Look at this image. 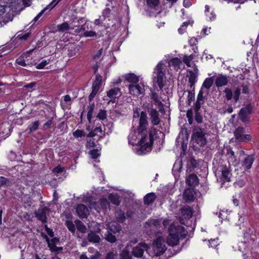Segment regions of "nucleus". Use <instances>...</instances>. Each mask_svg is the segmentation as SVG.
Masks as SVG:
<instances>
[{
    "label": "nucleus",
    "mask_w": 259,
    "mask_h": 259,
    "mask_svg": "<svg viewBox=\"0 0 259 259\" xmlns=\"http://www.w3.org/2000/svg\"><path fill=\"white\" fill-rule=\"evenodd\" d=\"M138 122V136L137 133H131L128 136V142L134 145L138 144L143 152H149L151 149L153 143V136L156 133V130L154 127L148 128V121L147 113L145 111L140 112L137 108L134 109L133 122L136 124Z\"/></svg>",
    "instance_id": "obj_1"
},
{
    "label": "nucleus",
    "mask_w": 259,
    "mask_h": 259,
    "mask_svg": "<svg viewBox=\"0 0 259 259\" xmlns=\"http://www.w3.org/2000/svg\"><path fill=\"white\" fill-rule=\"evenodd\" d=\"M168 231L169 235L167 237V244L171 246L178 245L180 238H185L187 232L185 230L184 227L179 225H175L174 224H171L168 229Z\"/></svg>",
    "instance_id": "obj_2"
},
{
    "label": "nucleus",
    "mask_w": 259,
    "mask_h": 259,
    "mask_svg": "<svg viewBox=\"0 0 259 259\" xmlns=\"http://www.w3.org/2000/svg\"><path fill=\"white\" fill-rule=\"evenodd\" d=\"M163 69L162 64L159 63L157 65L154 72L153 81L157 83L160 89H162L164 87V82L166 79Z\"/></svg>",
    "instance_id": "obj_3"
},
{
    "label": "nucleus",
    "mask_w": 259,
    "mask_h": 259,
    "mask_svg": "<svg viewBox=\"0 0 259 259\" xmlns=\"http://www.w3.org/2000/svg\"><path fill=\"white\" fill-rule=\"evenodd\" d=\"M153 250L156 256H159L165 252L166 250V247L165 239L163 237L160 236L156 238L153 242Z\"/></svg>",
    "instance_id": "obj_4"
},
{
    "label": "nucleus",
    "mask_w": 259,
    "mask_h": 259,
    "mask_svg": "<svg viewBox=\"0 0 259 259\" xmlns=\"http://www.w3.org/2000/svg\"><path fill=\"white\" fill-rule=\"evenodd\" d=\"M205 131L198 127H196L192 134L193 139L200 146H203L206 143Z\"/></svg>",
    "instance_id": "obj_5"
},
{
    "label": "nucleus",
    "mask_w": 259,
    "mask_h": 259,
    "mask_svg": "<svg viewBox=\"0 0 259 259\" xmlns=\"http://www.w3.org/2000/svg\"><path fill=\"white\" fill-rule=\"evenodd\" d=\"M30 51L29 52L23 54L20 57L16 59V63L22 66H31L34 63V60L30 56Z\"/></svg>",
    "instance_id": "obj_6"
},
{
    "label": "nucleus",
    "mask_w": 259,
    "mask_h": 259,
    "mask_svg": "<svg viewBox=\"0 0 259 259\" xmlns=\"http://www.w3.org/2000/svg\"><path fill=\"white\" fill-rule=\"evenodd\" d=\"M244 128L242 127L237 128L234 132V136L239 142H247L251 140V137L249 134H244Z\"/></svg>",
    "instance_id": "obj_7"
},
{
    "label": "nucleus",
    "mask_w": 259,
    "mask_h": 259,
    "mask_svg": "<svg viewBox=\"0 0 259 259\" xmlns=\"http://www.w3.org/2000/svg\"><path fill=\"white\" fill-rule=\"evenodd\" d=\"M129 93L133 96L138 97L144 95L145 89L143 84H131L128 86Z\"/></svg>",
    "instance_id": "obj_8"
},
{
    "label": "nucleus",
    "mask_w": 259,
    "mask_h": 259,
    "mask_svg": "<svg viewBox=\"0 0 259 259\" xmlns=\"http://www.w3.org/2000/svg\"><path fill=\"white\" fill-rule=\"evenodd\" d=\"M252 108L250 105H247L242 108L239 112V116L240 119L244 123L246 124L249 122V115L251 113Z\"/></svg>",
    "instance_id": "obj_9"
},
{
    "label": "nucleus",
    "mask_w": 259,
    "mask_h": 259,
    "mask_svg": "<svg viewBox=\"0 0 259 259\" xmlns=\"http://www.w3.org/2000/svg\"><path fill=\"white\" fill-rule=\"evenodd\" d=\"M218 174L220 175V179L224 182H230L231 173L229 169L225 166L220 165L218 169Z\"/></svg>",
    "instance_id": "obj_10"
},
{
    "label": "nucleus",
    "mask_w": 259,
    "mask_h": 259,
    "mask_svg": "<svg viewBox=\"0 0 259 259\" xmlns=\"http://www.w3.org/2000/svg\"><path fill=\"white\" fill-rule=\"evenodd\" d=\"M148 246L145 243H141L133 249V254L137 257H141L143 256L144 251H148Z\"/></svg>",
    "instance_id": "obj_11"
},
{
    "label": "nucleus",
    "mask_w": 259,
    "mask_h": 259,
    "mask_svg": "<svg viewBox=\"0 0 259 259\" xmlns=\"http://www.w3.org/2000/svg\"><path fill=\"white\" fill-rule=\"evenodd\" d=\"M49 209L47 207L39 208L34 213L35 217L42 223L47 222V213H48Z\"/></svg>",
    "instance_id": "obj_12"
},
{
    "label": "nucleus",
    "mask_w": 259,
    "mask_h": 259,
    "mask_svg": "<svg viewBox=\"0 0 259 259\" xmlns=\"http://www.w3.org/2000/svg\"><path fill=\"white\" fill-rule=\"evenodd\" d=\"M149 115L151 123L153 125H157L160 122V119L159 117V113L157 110L153 108L148 110Z\"/></svg>",
    "instance_id": "obj_13"
},
{
    "label": "nucleus",
    "mask_w": 259,
    "mask_h": 259,
    "mask_svg": "<svg viewBox=\"0 0 259 259\" xmlns=\"http://www.w3.org/2000/svg\"><path fill=\"white\" fill-rule=\"evenodd\" d=\"M215 84L218 88L227 85L229 81V77L226 75L219 74L214 79Z\"/></svg>",
    "instance_id": "obj_14"
},
{
    "label": "nucleus",
    "mask_w": 259,
    "mask_h": 259,
    "mask_svg": "<svg viewBox=\"0 0 259 259\" xmlns=\"http://www.w3.org/2000/svg\"><path fill=\"white\" fill-rule=\"evenodd\" d=\"M76 212L80 218H86L89 214V209L84 204L77 205L76 208Z\"/></svg>",
    "instance_id": "obj_15"
},
{
    "label": "nucleus",
    "mask_w": 259,
    "mask_h": 259,
    "mask_svg": "<svg viewBox=\"0 0 259 259\" xmlns=\"http://www.w3.org/2000/svg\"><path fill=\"white\" fill-rule=\"evenodd\" d=\"M151 98L156 105L159 107V110H161L163 108V104L161 101V97L156 92L155 90L151 89Z\"/></svg>",
    "instance_id": "obj_16"
},
{
    "label": "nucleus",
    "mask_w": 259,
    "mask_h": 259,
    "mask_svg": "<svg viewBox=\"0 0 259 259\" xmlns=\"http://www.w3.org/2000/svg\"><path fill=\"white\" fill-rule=\"evenodd\" d=\"M162 219L149 220L146 222V225L149 227H154L156 229H159L162 227Z\"/></svg>",
    "instance_id": "obj_17"
},
{
    "label": "nucleus",
    "mask_w": 259,
    "mask_h": 259,
    "mask_svg": "<svg viewBox=\"0 0 259 259\" xmlns=\"http://www.w3.org/2000/svg\"><path fill=\"white\" fill-rule=\"evenodd\" d=\"M183 199L186 202H191L194 201L193 190L191 189H186L183 193Z\"/></svg>",
    "instance_id": "obj_18"
},
{
    "label": "nucleus",
    "mask_w": 259,
    "mask_h": 259,
    "mask_svg": "<svg viewBox=\"0 0 259 259\" xmlns=\"http://www.w3.org/2000/svg\"><path fill=\"white\" fill-rule=\"evenodd\" d=\"M203 92L202 90H201L198 95L197 101L195 103V110L196 111H198L201 106V105L204 102V97L203 96Z\"/></svg>",
    "instance_id": "obj_19"
},
{
    "label": "nucleus",
    "mask_w": 259,
    "mask_h": 259,
    "mask_svg": "<svg viewBox=\"0 0 259 259\" xmlns=\"http://www.w3.org/2000/svg\"><path fill=\"white\" fill-rule=\"evenodd\" d=\"M157 196L154 193L151 192L147 194L144 197V202L145 204L150 205L153 203L156 199Z\"/></svg>",
    "instance_id": "obj_20"
},
{
    "label": "nucleus",
    "mask_w": 259,
    "mask_h": 259,
    "mask_svg": "<svg viewBox=\"0 0 259 259\" xmlns=\"http://www.w3.org/2000/svg\"><path fill=\"white\" fill-rule=\"evenodd\" d=\"M186 183L190 186H195L198 184L199 180L196 175L191 174L186 179Z\"/></svg>",
    "instance_id": "obj_21"
},
{
    "label": "nucleus",
    "mask_w": 259,
    "mask_h": 259,
    "mask_svg": "<svg viewBox=\"0 0 259 259\" xmlns=\"http://www.w3.org/2000/svg\"><path fill=\"white\" fill-rule=\"evenodd\" d=\"M254 161V157L252 155H247L243 161L242 166L246 169L251 168Z\"/></svg>",
    "instance_id": "obj_22"
},
{
    "label": "nucleus",
    "mask_w": 259,
    "mask_h": 259,
    "mask_svg": "<svg viewBox=\"0 0 259 259\" xmlns=\"http://www.w3.org/2000/svg\"><path fill=\"white\" fill-rule=\"evenodd\" d=\"M181 214L185 219H190L192 215V210L189 206H184L181 209Z\"/></svg>",
    "instance_id": "obj_23"
},
{
    "label": "nucleus",
    "mask_w": 259,
    "mask_h": 259,
    "mask_svg": "<svg viewBox=\"0 0 259 259\" xmlns=\"http://www.w3.org/2000/svg\"><path fill=\"white\" fill-rule=\"evenodd\" d=\"M188 73V77L189 78V83H190V87L192 88L196 81L197 75L191 70H189Z\"/></svg>",
    "instance_id": "obj_24"
},
{
    "label": "nucleus",
    "mask_w": 259,
    "mask_h": 259,
    "mask_svg": "<svg viewBox=\"0 0 259 259\" xmlns=\"http://www.w3.org/2000/svg\"><path fill=\"white\" fill-rule=\"evenodd\" d=\"M182 64L181 60L178 58L171 59L169 62V65L173 66L175 69H178L180 68V65Z\"/></svg>",
    "instance_id": "obj_25"
},
{
    "label": "nucleus",
    "mask_w": 259,
    "mask_h": 259,
    "mask_svg": "<svg viewBox=\"0 0 259 259\" xmlns=\"http://www.w3.org/2000/svg\"><path fill=\"white\" fill-rule=\"evenodd\" d=\"M70 26L67 22L58 25L57 27V31L59 32H66L69 30Z\"/></svg>",
    "instance_id": "obj_26"
},
{
    "label": "nucleus",
    "mask_w": 259,
    "mask_h": 259,
    "mask_svg": "<svg viewBox=\"0 0 259 259\" xmlns=\"http://www.w3.org/2000/svg\"><path fill=\"white\" fill-rule=\"evenodd\" d=\"M88 239L90 242L98 243L100 240V237L94 232H91L88 234Z\"/></svg>",
    "instance_id": "obj_27"
},
{
    "label": "nucleus",
    "mask_w": 259,
    "mask_h": 259,
    "mask_svg": "<svg viewBox=\"0 0 259 259\" xmlns=\"http://www.w3.org/2000/svg\"><path fill=\"white\" fill-rule=\"evenodd\" d=\"M214 77V76H212L211 77L206 78L203 83L202 87L207 90L209 89L214 80V79H213Z\"/></svg>",
    "instance_id": "obj_28"
},
{
    "label": "nucleus",
    "mask_w": 259,
    "mask_h": 259,
    "mask_svg": "<svg viewBox=\"0 0 259 259\" xmlns=\"http://www.w3.org/2000/svg\"><path fill=\"white\" fill-rule=\"evenodd\" d=\"M108 229L112 232L114 233L116 232H118L121 230L120 226L115 223V225H114V223H110L108 224Z\"/></svg>",
    "instance_id": "obj_29"
},
{
    "label": "nucleus",
    "mask_w": 259,
    "mask_h": 259,
    "mask_svg": "<svg viewBox=\"0 0 259 259\" xmlns=\"http://www.w3.org/2000/svg\"><path fill=\"white\" fill-rule=\"evenodd\" d=\"M125 79L128 82L136 83L139 81V77L133 73L128 74L125 76Z\"/></svg>",
    "instance_id": "obj_30"
},
{
    "label": "nucleus",
    "mask_w": 259,
    "mask_h": 259,
    "mask_svg": "<svg viewBox=\"0 0 259 259\" xmlns=\"http://www.w3.org/2000/svg\"><path fill=\"white\" fill-rule=\"evenodd\" d=\"M75 223L77 230L81 233H85L87 230L85 226L79 220L75 221Z\"/></svg>",
    "instance_id": "obj_31"
},
{
    "label": "nucleus",
    "mask_w": 259,
    "mask_h": 259,
    "mask_svg": "<svg viewBox=\"0 0 259 259\" xmlns=\"http://www.w3.org/2000/svg\"><path fill=\"white\" fill-rule=\"evenodd\" d=\"M120 92V89L118 88H114L110 90L107 93V95L109 98H114L118 95Z\"/></svg>",
    "instance_id": "obj_32"
},
{
    "label": "nucleus",
    "mask_w": 259,
    "mask_h": 259,
    "mask_svg": "<svg viewBox=\"0 0 259 259\" xmlns=\"http://www.w3.org/2000/svg\"><path fill=\"white\" fill-rule=\"evenodd\" d=\"M189 24H192V22L190 21V20L183 22V24L178 29L179 33L181 34H183L185 32L187 26Z\"/></svg>",
    "instance_id": "obj_33"
},
{
    "label": "nucleus",
    "mask_w": 259,
    "mask_h": 259,
    "mask_svg": "<svg viewBox=\"0 0 259 259\" xmlns=\"http://www.w3.org/2000/svg\"><path fill=\"white\" fill-rule=\"evenodd\" d=\"M117 221L119 223H122L125 220L124 213L121 210L117 211L115 215Z\"/></svg>",
    "instance_id": "obj_34"
},
{
    "label": "nucleus",
    "mask_w": 259,
    "mask_h": 259,
    "mask_svg": "<svg viewBox=\"0 0 259 259\" xmlns=\"http://www.w3.org/2000/svg\"><path fill=\"white\" fill-rule=\"evenodd\" d=\"M128 247L129 245H127L126 247V249L122 251L120 254V259H132L130 252L127 251Z\"/></svg>",
    "instance_id": "obj_35"
},
{
    "label": "nucleus",
    "mask_w": 259,
    "mask_h": 259,
    "mask_svg": "<svg viewBox=\"0 0 259 259\" xmlns=\"http://www.w3.org/2000/svg\"><path fill=\"white\" fill-rule=\"evenodd\" d=\"M94 106V103H90V105L88 106V112L87 114V118L89 121H91L92 118Z\"/></svg>",
    "instance_id": "obj_36"
},
{
    "label": "nucleus",
    "mask_w": 259,
    "mask_h": 259,
    "mask_svg": "<svg viewBox=\"0 0 259 259\" xmlns=\"http://www.w3.org/2000/svg\"><path fill=\"white\" fill-rule=\"evenodd\" d=\"M109 199L114 204L118 205L120 203L119 197L116 195L111 194L109 195Z\"/></svg>",
    "instance_id": "obj_37"
},
{
    "label": "nucleus",
    "mask_w": 259,
    "mask_h": 259,
    "mask_svg": "<svg viewBox=\"0 0 259 259\" xmlns=\"http://www.w3.org/2000/svg\"><path fill=\"white\" fill-rule=\"evenodd\" d=\"M39 123L38 120L35 121L30 124L28 126L29 132L32 133L36 131L39 126Z\"/></svg>",
    "instance_id": "obj_38"
},
{
    "label": "nucleus",
    "mask_w": 259,
    "mask_h": 259,
    "mask_svg": "<svg viewBox=\"0 0 259 259\" xmlns=\"http://www.w3.org/2000/svg\"><path fill=\"white\" fill-rule=\"evenodd\" d=\"M227 156L229 160L232 162H235L236 161V157L235 155L234 152L232 150V149L229 148L227 149Z\"/></svg>",
    "instance_id": "obj_39"
},
{
    "label": "nucleus",
    "mask_w": 259,
    "mask_h": 259,
    "mask_svg": "<svg viewBox=\"0 0 259 259\" xmlns=\"http://www.w3.org/2000/svg\"><path fill=\"white\" fill-rule=\"evenodd\" d=\"M73 136L75 138H79L81 137H84L86 136V134L84 131L80 130H77L73 133Z\"/></svg>",
    "instance_id": "obj_40"
},
{
    "label": "nucleus",
    "mask_w": 259,
    "mask_h": 259,
    "mask_svg": "<svg viewBox=\"0 0 259 259\" xmlns=\"http://www.w3.org/2000/svg\"><path fill=\"white\" fill-rule=\"evenodd\" d=\"M65 225L68 230L72 233H74L75 231V227L72 222L70 221H67L65 223Z\"/></svg>",
    "instance_id": "obj_41"
},
{
    "label": "nucleus",
    "mask_w": 259,
    "mask_h": 259,
    "mask_svg": "<svg viewBox=\"0 0 259 259\" xmlns=\"http://www.w3.org/2000/svg\"><path fill=\"white\" fill-rule=\"evenodd\" d=\"M53 8H48V5L43 9L36 16H35V17L33 19V20H32V22L34 23H35L38 20V19L41 16V15L43 14V13L46 11V10H49V11H50L51 10H52Z\"/></svg>",
    "instance_id": "obj_42"
},
{
    "label": "nucleus",
    "mask_w": 259,
    "mask_h": 259,
    "mask_svg": "<svg viewBox=\"0 0 259 259\" xmlns=\"http://www.w3.org/2000/svg\"><path fill=\"white\" fill-rule=\"evenodd\" d=\"M159 3V0H147L148 6L151 8H155L158 5Z\"/></svg>",
    "instance_id": "obj_43"
},
{
    "label": "nucleus",
    "mask_w": 259,
    "mask_h": 259,
    "mask_svg": "<svg viewBox=\"0 0 259 259\" xmlns=\"http://www.w3.org/2000/svg\"><path fill=\"white\" fill-rule=\"evenodd\" d=\"M106 240L111 242L114 243L116 240V238L115 235H113L112 233L108 232V234L106 235Z\"/></svg>",
    "instance_id": "obj_44"
},
{
    "label": "nucleus",
    "mask_w": 259,
    "mask_h": 259,
    "mask_svg": "<svg viewBox=\"0 0 259 259\" xmlns=\"http://www.w3.org/2000/svg\"><path fill=\"white\" fill-rule=\"evenodd\" d=\"M101 207L105 209L109 208V203L106 199H102L100 200Z\"/></svg>",
    "instance_id": "obj_45"
},
{
    "label": "nucleus",
    "mask_w": 259,
    "mask_h": 259,
    "mask_svg": "<svg viewBox=\"0 0 259 259\" xmlns=\"http://www.w3.org/2000/svg\"><path fill=\"white\" fill-rule=\"evenodd\" d=\"M97 117L102 120H104V119H106V111L104 110H100L99 112L97 115Z\"/></svg>",
    "instance_id": "obj_46"
},
{
    "label": "nucleus",
    "mask_w": 259,
    "mask_h": 259,
    "mask_svg": "<svg viewBox=\"0 0 259 259\" xmlns=\"http://www.w3.org/2000/svg\"><path fill=\"white\" fill-rule=\"evenodd\" d=\"M10 184L9 180L4 177H0V187L3 186H9Z\"/></svg>",
    "instance_id": "obj_47"
},
{
    "label": "nucleus",
    "mask_w": 259,
    "mask_h": 259,
    "mask_svg": "<svg viewBox=\"0 0 259 259\" xmlns=\"http://www.w3.org/2000/svg\"><path fill=\"white\" fill-rule=\"evenodd\" d=\"M224 92L226 95V97L227 100H230L233 96L232 92L231 89L226 88Z\"/></svg>",
    "instance_id": "obj_48"
},
{
    "label": "nucleus",
    "mask_w": 259,
    "mask_h": 259,
    "mask_svg": "<svg viewBox=\"0 0 259 259\" xmlns=\"http://www.w3.org/2000/svg\"><path fill=\"white\" fill-rule=\"evenodd\" d=\"M30 35H31L30 32H26V33H25L24 34H23V35H20V34L18 35L17 36V37L18 38V39L19 40H26L27 39V38L28 37H29Z\"/></svg>",
    "instance_id": "obj_49"
},
{
    "label": "nucleus",
    "mask_w": 259,
    "mask_h": 259,
    "mask_svg": "<svg viewBox=\"0 0 259 259\" xmlns=\"http://www.w3.org/2000/svg\"><path fill=\"white\" fill-rule=\"evenodd\" d=\"M183 61L188 67H191L192 66V64H193V62H192V60H191V59H190L189 57H188V56L186 55L184 56L183 58Z\"/></svg>",
    "instance_id": "obj_50"
},
{
    "label": "nucleus",
    "mask_w": 259,
    "mask_h": 259,
    "mask_svg": "<svg viewBox=\"0 0 259 259\" xmlns=\"http://www.w3.org/2000/svg\"><path fill=\"white\" fill-rule=\"evenodd\" d=\"M97 33L93 31H86L83 32V36L84 37H94L96 36Z\"/></svg>",
    "instance_id": "obj_51"
},
{
    "label": "nucleus",
    "mask_w": 259,
    "mask_h": 259,
    "mask_svg": "<svg viewBox=\"0 0 259 259\" xmlns=\"http://www.w3.org/2000/svg\"><path fill=\"white\" fill-rule=\"evenodd\" d=\"M111 13V10L107 8L105 9L102 12V15L104 19H106L110 16V14Z\"/></svg>",
    "instance_id": "obj_52"
},
{
    "label": "nucleus",
    "mask_w": 259,
    "mask_h": 259,
    "mask_svg": "<svg viewBox=\"0 0 259 259\" xmlns=\"http://www.w3.org/2000/svg\"><path fill=\"white\" fill-rule=\"evenodd\" d=\"M49 63V62L47 60H43L40 63L38 64L36 66L37 69H42L44 68Z\"/></svg>",
    "instance_id": "obj_53"
},
{
    "label": "nucleus",
    "mask_w": 259,
    "mask_h": 259,
    "mask_svg": "<svg viewBox=\"0 0 259 259\" xmlns=\"http://www.w3.org/2000/svg\"><path fill=\"white\" fill-rule=\"evenodd\" d=\"M89 153L91 155V157L94 159L97 158L99 155L98 153V151L97 149H94L93 150L90 151Z\"/></svg>",
    "instance_id": "obj_54"
},
{
    "label": "nucleus",
    "mask_w": 259,
    "mask_h": 259,
    "mask_svg": "<svg viewBox=\"0 0 259 259\" xmlns=\"http://www.w3.org/2000/svg\"><path fill=\"white\" fill-rule=\"evenodd\" d=\"M188 104L189 105L191 102L194 99L195 96L194 94L189 91H188Z\"/></svg>",
    "instance_id": "obj_55"
},
{
    "label": "nucleus",
    "mask_w": 259,
    "mask_h": 259,
    "mask_svg": "<svg viewBox=\"0 0 259 259\" xmlns=\"http://www.w3.org/2000/svg\"><path fill=\"white\" fill-rule=\"evenodd\" d=\"M53 118H51L50 120L44 124L43 126L45 129H48L51 127V125L53 123Z\"/></svg>",
    "instance_id": "obj_56"
},
{
    "label": "nucleus",
    "mask_w": 259,
    "mask_h": 259,
    "mask_svg": "<svg viewBox=\"0 0 259 259\" xmlns=\"http://www.w3.org/2000/svg\"><path fill=\"white\" fill-rule=\"evenodd\" d=\"M103 49H100L94 55V59L95 60H98L100 59L103 54Z\"/></svg>",
    "instance_id": "obj_57"
},
{
    "label": "nucleus",
    "mask_w": 259,
    "mask_h": 259,
    "mask_svg": "<svg viewBox=\"0 0 259 259\" xmlns=\"http://www.w3.org/2000/svg\"><path fill=\"white\" fill-rule=\"evenodd\" d=\"M94 130L96 135H99L101 137L103 135L102 128L100 126L96 127Z\"/></svg>",
    "instance_id": "obj_58"
},
{
    "label": "nucleus",
    "mask_w": 259,
    "mask_h": 259,
    "mask_svg": "<svg viewBox=\"0 0 259 259\" xmlns=\"http://www.w3.org/2000/svg\"><path fill=\"white\" fill-rule=\"evenodd\" d=\"M90 208L95 209L97 212L100 211V207L97 206V204L96 202H92L90 205Z\"/></svg>",
    "instance_id": "obj_59"
},
{
    "label": "nucleus",
    "mask_w": 259,
    "mask_h": 259,
    "mask_svg": "<svg viewBox=\"0 0 259 259\" xmlns=\"http://www.w3.org/2000/svg\"><path fill=\"white\" fill-rule=\"evenodd\" d=\"M169 224H170L169 220H168V219L163 220L162 219V221L161 222V225H162V229H165L166 227H167V226H168L169 225Z\"/></svg>",
    "instance_id": "obj_60"
},
{
    "label": "nucleus",
    "mask_w": 259,
    "mask_h": 259,
    "mask_svg": "<svg viewBox=\"0 0 259 259\" xmlns=\"http://www.w3.org/2000/svg\"><path fill=\"white\" fill-rule=\"evenodd\" d=\"M240 94V90L239 88H236L234 92V99L236 102H237L238 100Z\"/></svg>",
    "instance_id": "obj_61"
},
{
    "label": "nucleus",
    "mask_w": 259,
    "mask_h": 259,
    "mask_svg": "<svg viewBox=\"0 0 259 259\" xmlns=\"http://www.w3.org/2000/svg\"><path fill=\"white\" fill-rule=\"evenodd\" d=\"M61 0H53L48 5V8H53Z\"/></svg>",
    "instance_id": "obj_62"
},
{
    "label": "nucleus",
    "mask_w": 259,
    "mask_h": 259,
    "mask_svg": "<svg viewBox=\"0 0 259 259\" xmlns=\"http://www.w3.org/2000/svg\"><path fill=\"white\" fill-rule=\"evenodd\" d=\"M102 81V76L99 74H96V79L94 81L93 83L101 85Z\"/></svg>",
    "instance_id": "obj_63"
},
{
    "label": "nucleus",
    "mask_w": 259,
    "mask_h": 259,
    "mask_svg": "<svg viewBox=\"0 0 259 259\" xmlns=\"http://www.w3.org/2000/svg\"><path fill=\"white\" fill-rule=\"evenodd\" d=\"M64 101L68 105H71V99L69 95H65L64 96Z\"/></svg>",
    "instance_id": "obj_64"
}]
</instances>
